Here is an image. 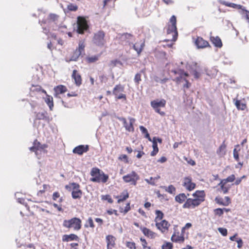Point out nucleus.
<instances>
[{
	"instance_id": "1",
	"label": "nucleus",
	"mask_w": 249,
	"mask_h": 249,
	"mask_svg": "<svg viewBox=\"0 0 249 249\" xmlns=\"http://www.w3.org/2000/svg\"><path fill=\"white\" fill-rule=\"evenodd\" d=\"M167 35L168 37L164 39V41L175 42L178 36L177 28V18L175 16H172L170 18L167 27Z\"/></svg>"
},
{
	"instance_id": "2",
	"label": "nucleus",
	"mask_w": 249,
	"mask_h": 249,
	"mask_svg": "<svg viewBox=\"0 0 249 249\" xmlns=\"http://www.w3.org/2000/svg\"><path fill=\"white\" fill-rule=\"evenodd\" d=\"M90 175L91 178L90 181L97 183H106L109 178L108 175L105 174L103 171L97 167H93L91 169Z\"/></svg>"
},
{
	"instance_id": "3",
	"label": "nucleus",
	"mask_w": 249,
	"mask_h": 249,
	"mask_svg": "<svg viewBox=\"0 0 249 249\" xmlns=\"http://www.w3.org/2000/svg\"><path fill=\"white\" fill-rule=\"evenodd\" d=\"M106 33L102 30H100L94 33L92 38L93 44L99 47H104L107 43Z\"/></svg>"
},
{
	"instance_id": "4",
	"label": "nucleus",
	"mask_w": 249,
	"mask_h": 249,
	"mask_svg": "<svg viewBox=\"0 0 249 249\" xmlns=\"http://www.w3.org/2000/svg\"><path fill=\"white\" fill-rule=\"evenodd\" d=\"M65 189L69 191H71V196L73 199H80L83 195V192L80 189V186L75 182L70 183L65 186Z\"/></svg>"
},
{
	"instance_id": "5",
	"label": "nucleus",
	"mask_w": 249,
	"mask_h": 249,
	"mask_svg": "<svg viewBox=\"0 0 249 249\" xmlns=\"http://www.w3.org/2000/svg\"><path fill=\"white\" fill-rule=\"evenodd\" d=\"M77 26L76 31L79 34H83L85 31L88 30L89 28L85 18L81 16L77 18Z\"/></svg>"
},
{
	"instance_id": "6",
	"label": "nucleus",
	"mask_w": 249,
	"mask_h": 249,
	"mask_svg": "<svg viewBox=\"0 0 249 249\" xmlns=\"http://www.w3.org/2000/svg\"><path fill=\"white\" fill-rule=\"evenodd\" d=\"M47 144H41V143L36 139L34 141L33 146L30 148V151L35 152L36 155H38L42 153H46L47 150L46 148H47Z\"/></svg>"
},
{
	"instance_id": "7",
	"label": "nucleus",
	"mask_w": 249,
	"mask_h": 249,
	"mask_svg": "<svg viewBox=\"0 0 249 249\" xmlns=\"http://www.w3.org/2000/svg\"><path fill=\"white\" fill-rule=\"evenodd\" d=\"M63 226L65 227L79 230L81 227V221L78 218H72L70 220H65L63 222Z\"/></svg>"
},
{
	"instance_id": "8",
	"label": "nucleus",
	"mask_w": 249,
	"mask_h": 249,
	"mask_svg": "<svg viewBox=\"0 0 249 249\" xmlns=\"http://www.w3.org/2000/svg\"><path fill=\"white\" fill-rule=\"evenodd\" d=\"M166 103V102L164 99H162L160 100L157 99L152 101L150 104L151 106L157 113L160 114L161 116H164L165 115V112L160 111V107H165Z\"/></svg>"
},
{
	"instance_id": "9",
	"label": "nucleus",
	"mask_w": 249,
	"mask_h": 249,
	"mask_svg": "<svg viewBox=\"0 0 249 249\" xmlns=\"http://www.w3.org/2000/svg\"><path fill=\"white\" fill-rule=\"evenodd\" d=\"M124 86L121 84L116 85L114 88L112 90V93L117 100H126V95L123 93L124 91Z\"/></svg>"
},
{
	"instance_id": "10",
	"label": "nucleus",
	"mask_w": 249,
	"mask_h": 249,
	"mask_svg": "<svg viewBox=\"0 0 249 249\" xmlns=\"http://www.w3.org/2000/svg\"><path fill=\"white\" fill-rule=\"evenodd\" d=\"M171 72L175 74L179 75V76L176 77L173 80L177 84H179L182 81L186 82V80H188L186 77L189 76V74L187 72H185L183 70L180 69L178 70H172Z\"/></svg>"
},
{
	"instance_id": "11",
	"label": "nucleus",
	"mask_w": 249,
	"mask_h": 249,
	"mask_svg": "<svg viewBox=\"0 0 249 249\" xmlns=\"http://www.w3.org/2000/svg\"><path fill=\"white\" fill-rule=\"evenodd\" d=\"M119 119L123 123L124 127L125 128L126 131L129 132H133L134 131V127L133 126V124L135 122V119L134 118L129 117V123L127 122L126 119L125 118L121 117Z\"/></svg>"
},
{
	"instance_id": "12",
	"label": "nucleus",
	"mask_w": 249,
	"mask_h": 249,
	"mask_svg": "<svg viewBox=\"0 0 249 249\" xmlns=\"http://www.w3.org/2000/svg\"><path fill=\"white\" fill-rule=\"evenodd\" d=\"M123 179L126 183L130 182L132 184L136 185L137 180L139 179V177L135 171H132L131 173L124 176Z\"/></svg>"
},
{
	"instance_id": "13",
	"label": "nucleus",
	"mask_w": 249,
	"mask_h": 249,
	"mask_svg": "<svg viewBox=\"0 0 249 249\" xmlns=\"http://www.w3.org/2000/svg\"><path fill=\"white\" fill-rule=\"evenodd\" d=\"M182 185L188 191L193 190L196 187V183L192 182V178L190 176L183 178Z\"/></svg>"
},
{
	"instance_id": "14",
	"label": "nucleus",
	"mask_w": 249,
	"mask_h": 249,
	"mask_svg": "<svg viewBox=\"0 0 249 249\" xmlns=\"http://www.w3.org/2000/svg\"><path fill=\"white\" fill-rule=\"evenodd\" d=\"M200 204L195 198H189L183 204L182 207L184 209H193L198 207Z\"/></svg>"
},
{
	"instance_id": "15",
	"label": "nucleus",
	"mask_w": 249,
	"mask_h": 249,
	"mask_svg": "<svg viewBox=\"0 0 249 249\" xmlns=\"http://www.w3.org/2000/svg\"><path fill=\"white\" fill-rule=\"evenodd\" d=\"M195 43V45L198 49H204L208 47H211L209 42L200 36H197L196 37Z\"/></svg>"
},
{
	"instance_id": "16",
	"label": "nucleus",
	"mask_w": 249,
	"mask_h": 249,
	"mask_svg": "<svg viewBox=\"0 0 249 249\" xmlns=\"http://www.w3.org/2000/svg\"><path fill=\"white\" fill-rule=\"evenodd\" d=\"M89 150V146L88 145H79L73 149L72 152L78 155H82Z\"/></svg>"
},
{
	"instance_id": "17",
	"label": "nucleus",
	"mask_w": 249,
	"mask_h": 249,
	"mask_svg": "<svg viewBox=\"0 0 249 249\" xmlns=\"http://www.w3.org/2000/svg\"><path fill=\"white\" fill-rule=\"evenodd\" d=\"M156 225L157 228L161 232H165L167 231L170 224L165 220H162V221L156 222Z\"/></svg>"
},
{
	"instance_id": "18",
	"label": "nucleus",
	"mask_w": 249,
	"mask_h": 249,
	"mask_svg": "<svg viewBox=\"0 0 249 249\" xmlns=\"http://www.w3.org/2000/svg\"><path fill=\"white\" fill-rule=\"evenodd\" d=\"M215 202L219 205L224 206H229L231 203V199L229 196H226L223 198L219 196H217L214 199Z\"/></svg>"
},
{
	"instance_id": "19",
	"label": "nucleus",
	"mask_w": 249,
	"mask_h": 249,
	"mask_svg": "<svg viewBox=\"0 0 249 249\" xmlns=\"http://www.w3.org/2000/svg\"><path fill=\"white\" fill-rule=\"evenodd\" d=\"M144 46V41L141 40L133 44V49L136 51L138 56H140Z\"/></svg>"
},
{
	"instance_id": "20",
	"label": "nucleus",
	"mask_w": 249,
	"mask_h": 249,
	"mask_svg": "<svg viewBox=\"0 0 249 249\" xmlns=\"http://www.w3.org/2000/svg\"><path fill=\"white\" fill-rule=\"evenodd\" d=\"M72 79L74 80V84L78 87L81 85L82 83V78L80 74L76 70L72 71L71 75Z\"/></svg>"
},
{
	"instance_id": "21",
	"label": "nucleus",
	"mask_w": 249,
	"mask_h": 249,
	"mask_svg": "<svg viewBox=\"0 0 249 249\" xmlns=\"http://www.w3.org/2000/svg\"><path fill=\"white\" fill-rule=\"evenodd\" d=\"M205 193L204 191H196L193 196L200 204L205 200Z\"/></svg>"
},
{
	"instance_id": "22",
	"label": "nucleus",
	"mask_w": 249,
	"mask_h": 249,
	"mask_svg": "<svg viewBox=\"0 0 249 249\" xmlns=\"http://www.w3.org/2000/svg\"><path fill=\"white\" fill-rule=\"evenodd\" d=\"M54 96L57 97L59 94H63L67 91V88L65 86L60 85L55 87L53 89Z\"/></svg>"
},
{
	"instance_id": "23",
	"label": "nucleus",
	"mask_w": 249,
	"mask_h": 249,
	"mask_svg": "<svg viewBox=\"0 0 249 249\" xmlns=\"http://www.w3.org/2000/svg\"><path fill=\"white\" fill-rule=\"evenodd\" d=\"M233 101L238 110H245L247 108V106L244 101L235 99H233Z\"/></svg>"
},
{
	"instance_id": "24",
	"label": "nucleus",
	"mask_w": 249,
	"mask_h": 249,
	"mask_svg": "<svg viewBox=\"0 0 249 249\" xmlns=\"http://www.w3.org/2000/svg\"><path fill=\"white\" fill-rule=\"evenodd\" d=\"M226 140H224L216 150V153L217 155L220 157L224 156L226 153Z\"/></svg>"
},
{
	"instance_id": "25",
	"label": "nucleus",
	"mask_w": 249,
	"mask_h": 249,
	"mask_svg": "<svg viewBox=\"0 0 249 249\" xmlns=\"http://www.w3.org/2000/svg\"><path fill=\"white\" fill-rule=\"evenodd\" d=\"M210 41L216 47L221 48L222 46V42L218 36H212L210 37Z\"/></svg>"
},
{
	"instance_id": "26",
	"label": "nucleus",
	"mask_w": 249,
	"mask_h": 249,
	"mask_svg": "<svg viewBox=\"0 0 249 249\" xmlns=\"http://www.w3.org/2000/svg\"><path fill=\"white\" fill-rule=\"evenodd\" d=\"M183 234H172L171 240L175 243H182L184 242L185 238L183 236Z\"/></svg>"
},
{
	"instance_id": "27",
	"label": "nucleus",
	"mask_w": 249,
	"mask_h": 249,
	"mask_svg": "<svg viewBox=\"0 0 249 249\" xmlns=\"http://www.w3.org/2000/svg\"><path fill=\"white\" fill-rule=\"evenodd\" d=\"M129 197V194L127 190H124L120 196H116L117 198L118 201L117 202L120 203L121 202H123L127 198Z\"/></svg>"
},
{
	"instance_id": "28",
	"label": "nucleus",
	"mask_w": 249,
	"mask_h": 249,
	"mask_svg": "<svg viewBox=\"0 0 249 249\" xmlns=\"http://www.w3.org/2000/svg\"><path fill=\"white\" fill-rule=\"evenodd\" d=\"M187 196L184 193H180L178 195L175 197V200L176 202H178L179 204H182V203L186 201L187 199Z\"/></svg>"
},
{
	"instance_id": "29",
	"label": "nucleus",
	"mask_w": 249,
	"mask_h": 249,
	"mask_svg": "<svg viewBox=\"0 0 249 249\" xmlns=\"http://www.w3.org/2000/svg\"><path fill=\"white\" fill-rule=\"evenodd\" d=\"M78 237L76 234H65L62 238L63 241L68 242L70 241L77 240Z\"/></svg>"
},
{
	"instance_id": "30",
	"label": "nucleus",
	"mask_w": 249,
	"mask_h": 249,
	"mask_svg": "<svg viewBox=\"0 0 249 249\" xmlns=\"http://www.w3.org/2000/svg\"><path fill=\"white\" fill-rule=\"evenodd\" d=\"M45 94L46 97L45 98V102L49 106L50 110H52L53 107V98L51 96L48 95L47 93Z\"/></svg>"
},
{
	"instance_id": "31",
	"label": "nucleus",
	"mask_w": 249,
	"mask_h": 249,
	"mask_svg": "<svg viewBox=\"0 0 249 249\" xmlns=\"http://www.w3.org/2000/svg\"><path fill=\"white\" fill-rule=\"evenodd\" d=\"M86 45L84 41H80L78 43V46L76 49V50H77L81 54H82L83 53H85V48Z\"/></svg>"
},
{
	"instance_id": "32",
	"label": "nucleus",
	"mask_w": 249,
	"mask_h": 249,
	"mask_svg": "<svg viewBox=\"0 0 249 249\" xmlns=\"http://www.w3.org/2000/svg\"><path fill=\"white\" fill-rule=\"evenodd\" d=\"M116 238L111 234H108L106 237L107 245L114 246Z\"/></svg>"
},
{
	"instance_id": "33",
	"label": "nucleus",
	"mask_w": 249,
	"mask_h": 249,
	"mask_svg": "<svg viewBox=\"0 0 249 249\" xmlns=\"http://www.w3.org/2000/svg\"><path fill=\"white\" fill-rule=\"evenodd\" d=\"M31 91L33 92H38L41 91L44 94H46V91L44 89H42V87L39 85H33L31 89Z\"/></svg>"
},
{
	"instance_id": "34",
	"label": "nucleus",
	"mask_w": 249,
	"mask_h": 249,
	"mask_svg": "<svg viewBox=\"0 0 249 249\" xmlns=\"http://www.w3.org/2000/svg\"><path fill=\"white\" fill-rule=\"evenodd\" d=\"M99 60V55H94L92 56H87L86 58V60L88 63H95Z\"/></svg>"
},
{
	"instance_id": "35",
	"label": "nucleus",
	"mask_w": 249,
	"mask_h": 249,
	"mask_svg": "<svg viewBox=\"0 0 249 249\" xmlns=\"http://www.w3.org/2000/svg\"><path fill=\"white\" fill-rule=\"evenodd\" d=\"M165 191L170 194L175 195L176 192V188L173 185H170L168 187H164Z\"/></svg>"
},
{
	"instance_id": "36",
	"label": "nucleus",
	"mask_w": 249,
	"mask_h": 249,
	"mask_svg": "<svg viewBox=\"0 0 249 249\" xmlns=\"http://www.w3.org/2000/svg\"><path fill=\"white\" fill-rule=\"evenodd\" d=\"M227 183L223 182V180H221L218 185L220 186L221 189L224 194H226L230 190V186H226L225 185Z\"/></svg>"
},
{
	"instance_id": "37",
	"label": "nucleus",
	"mask_w": 249,
	"mask_h": 249,
	"mask_svg": "<svg viewBox=\"0 0 249 249\" xmlns=\"http://www.w3.org/2000/svg\"><path fill=\"white\" fill-rule=\"evenodd\" d=\"M153 151L151 152L150 155L151 156H155L159 152V148L158 147V144L157 142L155 141L153 142Z\"/></svg>"
},
{
	"instance_id": "38",
	"label": "nucleus",
	"mask_w": 249,
	"mask_h": 249,
	"mask_svg": "<svg viewBox=\"0 0 249 249\" xmlns=\"http://www.w3.org/2000/svg\"><path fill=\"white\" fill-rule=\"evenodd\" d=\"M46 112H38L36 113V120H46L47 119V117L46 116Z\"/></svg>"
},
{
	"instance_id": "39",
	"label": "nucleus",
	"mask_w": 249,
	"mask_h": 249,
	"mask_svg": "<svg viewBox=\"0 0 249 249\" xmlns=\"http://www.w3.org/2000/svg\"><path fill=\"white\" fill-rule=\"evenodd\" d=\"M156 217L155 218V222H156L162 220V219L163 217V213L161 211H160V210H157L156 211Z\"/></svg>"
},
{
	"instance_id": "40",
	"label": "nucleus",
	"mask_w": 249,
	"mask_h": 249,
	"mask_svg": "<svg viewBox=\"0 0 249 249\" xmlns=\"http://www.w3.org/2000/svg\"><path fill=\"white\" fill-rule=\"evenodd\" d=\"M50 185L49 184H43V189L38 191L37 195L38 196H41V195L44 193L46 191L49 190L50 189Z\"/></svg>"
},
{
	"instance_id": "41",
	"label": "nucleus",
	"mask_w": 249,
	"mask_h": 249,
	"mask_svg": "<svg viewBox=\"0 0 249 249\" xmlns=\"http://www.w3.org/2000/svg\"><path fill=\"white\" fill-rule=\"evenodd\" d=\"M81 54L77 51V50H75L73 52V53L71 56V59H70L69 61H76L78 58L79 57V56L81 55Z\"/></svg>"
},
{
	"instance_id": "42",
	"label": "nucleus",
	"mask_w": 249,
	"mask_h": 249,
	"mask_svg": "<svg viewBox=\"0 0 249 249\" xmlns=\"http://www.w3.org/2000/svg\"><path fill=\"white\" fill-rule=\"evenodd\" d=\"M173 244L167 241H164L161 246V249H173Z\"/></svg>"
},
{
	"instance_id": "43",
	"label": "nucleus",
	"mask_w": 249,
	"mask_h": 249,
	"mask_svg": "<svg viewBox=\"0 0 249 249\" xmlns=\"http://www.w3.org/2000/svg\"><path fill=\"white\" fill-rule=\"evenodd\" d=\"M133 37V36L128 33H124L121 36V39L122 41H125L126 42H128L129 45H130V43L128 41H127V39H130L131 37Z\"/></svg>"
},
{
	"instance_id": "44",
	"label": "nucleus",
	"mask_w": 249,
	"mask_h": 249,
	"mask_svg": "<svg viewBox=\"0 0 249 249\" xmlns=\"http://www.w3.org/2000/svg\"><path fill=\"white\" fill-rule=\"evenodd\" d=\"M101 199L103 201H107L108 203L110 204L113 202V200L109 195L101 196Z\"/></svg>"
},
{
	"instance_id": "45",
	"label": "nucleus",
	"mask_w": 249,
	"mask_h": 249,
	"mask_svg": "<svg viewBox=\"0 0 249 249\" xmlns=\"http://www.w3.org/2000/svg\"><path fill=\"white\" fill-rule=\"evenodd\" d=\"M141 73H137L135 74L134 81L136 85L138 86L142 81Z\"/></svg>"
},
{
	"instance_id": "46",
	"label": "nucleus",
	"mask_w": 249,
	"mask_h": 249,
	"mask_svg": "<svg viewBox=\"0 0 249 249\" xmlns=\"http://www.w3.org/2000/svg\"><path fill=\"white\" fill-rule=\"evenodd\" d=\"M67 9L69 11H76L78 9V6L73 3H69L67 5Z\"/></svg>"
},
{
	"instance_id": "47",
	"label": "nucleus",
	"mask_w": 249,
	"mask_h": 249,
	"mask_svg": "<svg viewBox=\"0 0 249 249\" xmlns=\"http://www.w3.org/2000/svg\"><path fill=\"white\" fill-rule=\"evenodd\" d=\"M235 179V177L234 175L232 174L230 176H229L226 179H222L223 180V182L224 183H227L228 182H233Z\"/></svg>"
},
{
	"instance_id": "48",
	"label": "nucleus",
	"mask_w": 249,
	"mask_h": 249,
	"mask_svg": "<svg viewBox=\"0 0 249 249\" xmlns=\"http://www.w3.org/2000/svg\"><path fill=\"white\" fill-rule=\"evenodd\" d=\"M118 159L121 161H124L125 163H128L129 162L128 157L125 154H122L120 155L118 157Z\"/></svg>"
},
{
	"instance_id": "49",
	"label": "nucleus",
	"mask_w": 249,
	"mask_h": 249,
	"mask_svg": "<svg viewBox=\"0 0 249 249\" xmlns=\"http://www.w3.org/2000/svg\"><path fill=\"white\" fill-rule=\"evenodd\" d=\"M49 17L50 20L55 21L58 20L59 16L55 14H50Z\"/></svg>"
},
{
	"instance_id": "50",
	"label": "nucleus",
	"mask_w": 249,
	"mask_h": 249,
	"mask_svg": "<svg viewBox=\"0 0 249 249\" xmlns=\"http://www.w3.org/2000/svg\"><path fill=\"white\" fill-rule=\"evenodd\" d=\"M86 226H89L91 228H94V225L93 223V220L91 217H89L88 219L87 220V223H86Z\"/></svg>"
},
{
	"instance_id": "51",
	"label": "nucleus",
	"mask_w": 249,
	"mask_h": 249,
	"mask_svg": "<svg viewBox=\"0 0 249 249\" xmlns=\"http://www.w3.org/2000/svg\"><path fill=\"white\" fill-rule=\"evenodd\" d=\"M215 214L219 216H221L224 213V210L221 208H217L214 210Z\"/></svg>"
},
{
	"instance_id": "52",
	"label": "nucleus",
	"mask_w": 249,
	"mask_h": 249,
	"mask_svg": "<svg viewBox=\"0 0 249 249\" xmlns=\"http://www.w3.org/2000/svg\"><path fill=\"white\" fill-rule=\"evenodd\" d=\"M232 8H235V9H241L242 10V12H241L242 15L243 13V10L245 9V7H244L242 5L237 4H235L234 3H233V4H232Z\"/></svg>"
},
{
	"instance_id": "53",
	"label": "nucleus",
	"mask_w": 249,
	"mask_h": 249,
	"mask_svg": "<svg viewBox=\"0 0 249 249\" xmlns=\"http://www.w3.org/2000/svg\"><path fill=\"white\" fill-rule=\"evenodd\" d=\"M242 15L245 17L246 19L248 20L249 23V11L246 9L243 10Z\"/></svg>"
},
{
	"instance_id": "54",
	"label": "nucleus",
	"mask_w": 249,
	"mask_h": 249,
	"mask_svg": "<svg viewBox=\"0 0 249 249\" xmlns=\"http://www.w3.org/2000/svg\"><path fill=\"white\" fill-rule=\"evenodd\" d=\"M120 63V61L117 59L112 60L110 62V66L112 67H115L118 64Z\"/></svg>"
},
{
	"instance_id": "55",
	"label": "nucleus",
	"mask_w": 249,
	"mask_h": 249,
	"mask_svg": "<svg viewBox=\"0 0 249 249\" xmlns=\"http://www.w3.org/2000/svg\"><path fill=\"white\" fill-rule=\"evenodd\" d=\"M191 73L194 75V77L196 79H198V78H199L200 76V73L196 70H193L191 72Z\"/></svg>"
},
{
	"instance_id": "56",
	"label": "nucleus",
	"mask_w": 249,
	"mask_h": 249,
	"mask_svg": "<svg viewBox=\"0 0 249 249\" xmlns=\"http://www.w3.org/2000/svg\"><path fill=\"white\" fill-rule=\"evenodd\" d=\"M60 194L58 192H55L53 193L52 198L53 200H56L57 198L60 197Z\"/></svg>"
},
{
	"instance_id": "57",
	"label": "nucleus",
	"mask_w": 249,
	"mask_h": 249,
	"mask_svg": "<svg viewBox=\"0 0 249 249\" xmlns=\"http://www.w3.org/2000/svg\"><path fill=\"white\" fill-rule=\"evenodd\" d=\"M192 226V224L190 223H187L185 226L182 228L181 230V233H184L185 232V230L186 229H188Z\"/></svg>"
},
{
	"instance_id": "58",
	"label": "nucleus",
	"mask_w": 249,
	"mask_h": 249,
	"mask_svg": "<svg viewBox=\"0 0 249 249\" xmlns=\"http://www.w3.org/2000/svg\"><path fill=\"white\" fill-rule=\"evenodd\" d=\"M236 242L237 243V247L239 249L241 248L243 246V241L242 239L240 238H237Z\"/></svg>"
},
{
	"instance_id": "59",
	"label": "nucleus",
	"mask_w": 249,
	"mask_h": 249,
	"mask_svg": "<svg viewBox=\"0 0 249 249\" xmlns=\"http://www.w3.org/2000/svg\"><path fill=\"white\" fill-rule=\"evenodd\" d=\"M240 151V149L239 148V145L237 144L235 145V148L233 151V155H238L239 154V151Z\"/></svg>"
},
{
	"instance_id": "60",
	"label": "nucleus",
	"mask_w": 249,
	"mask_h": 249,
	"mask_svg": "<svg viewBox=\"0 0 249 249\" xmlns=\"http://www.w3.org/2000/svg\"><path fill=\"white\" fill-rule=\"evenodd\" d=\"M126 246L128 248L131 249H135V244L134 242H127Z\"/></svg>"
},
{
	"instance_id": "61",
	"label": "nucleus",
	"mask_w": 249,
	"mask_h": 249,
	"mask_svg": "<svg viewBox=\"0 0 249 249\" xmlns=\"http://www.w3.org/2000/svg\"><path fill=\"white\" fill-rule=\"evenodd\" d=\"M130 210V203H127L123 211H121V212H124V213H126Z\"/></svg>"
},
{
	"instance_id": "62",
	"label": "nucleus",
	"mask_w": 249,
	"mask_h": 249,
	"mask_svg": "<svg viewBox=\"0 0 249 249\" xmlns=\"http://www.w3.org/2000/svg\"><path fill=\"white\" fill-rule=\"evenodd\" d=\"M107 213L109 214V215H111L113 213L115 214L116 216H118V213H117V211L116 210H108L107 211Z\"/></svg>"
},
{
	"instance_id": "63",
	"label": "nucleus",
	"mask_w": 249,
	"mask_h": 249,
	"mask_svg": "<svg viewBox=\"0 0 249 249\" xmlns=\"http://www.w3.org/2000/svg\"><path fill=\"white\" fill-rule=\"evenodd\" d=\"M221 3L223 5H225L226 6H228V7H232V4L233 3H231V2H227V1H222L221 2Z\"/></svg>"
},
{
	"instance_id": "64",
	"label": "nucleus",
	"mask_w": 249,
	"mask_h": 249,
	"mask_svg": "<svg viewBox=\"0 0 249 249\" xmlns=\"http://www.w3.org/2000/svg\"><path fill=\"white\" fill-rule=\"evenodd\" d=\"M154 180H155V178H152V177H151V178H150V179H149H149H145L146 181L148 183L150 184L153 185H155V182H154Z\"/></svg>"
}]
</instances>
